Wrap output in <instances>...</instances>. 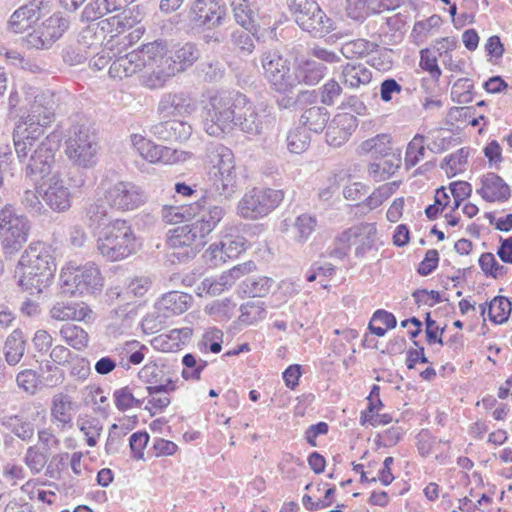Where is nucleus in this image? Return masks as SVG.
Masks as SVG:
<instances>
[{"label":"nucleus","instance_id":"nucleus-1","mask_svg":"<svg viewBox=\"0 0 512 512\" xmlns=\"http://www.w3.org/2000/svg\"><path fill=\"white\" fill-rule=\"evenodd\" d=\"M274 122L272 108L255 104L240 92H220L210 96L205 107L203 127L210 136H222L234 128L250 135H261Z\"/></svg>","mask_w":512,"mask_h":512},{"label":"nucleus","instance_id":"nucleus-2","mask_svg":"<svg viewBox=\"0 0 512 512\" xmlns=\"http://www.w3.org/2000/svg\"><path fill=\"white\" fill-rule=\"evenodd\" d=\"M41 136L14 130L13 142L18 160L25 163V176L33 181L50 177L55 167V155L60 148V134L50 133L44 139Z\"/></svg>","mask_w":512,"mask_h":512},{"label":"nucleus","instance_id":"nucleus-3","mask_svg":"<svg viewBox=\"0 0 512 512\" xmlns=\"http://www.w3.org/2000/svg\"><path fill=\"white\" fill-rule=\"evenodd\" d=\"M56 272V263L50 250L42 243L29 245L18 263V285L33 293L48 287Z\"/></svg>","mask_w":512,"mask_h":512},{"label":"nucleus","instance_id":"nucleus-4","mask_svg":"<svg viewBox=\"0 0 512 512\" xmlns=\"http://www.w3.org/2000/svg\"><path fill=\"white\" fill-rule=\"evenodd\" d=\"M70 123L65 149L67 157L82 168L95 166L99 145L89 120L82 114H75L70 117Z\"/></svg>","mask_w":512,"mask_h":512},{"label":"nucleus","instance_id":"nucleus-5","mask_svg":"<svg viewBox=\"0 0 512 512\" xmlns=\"http://www.w3.org/2000/svg\"><path fill=\"white\" fill-rule=\"evenodd\" d=\"M137 249L136 237L131 225L122 219L109 223L97 240V250L108 261H120Z\"/></svg>","mask_w":512,"mask_h":512},{"label":"nucleus","instance_id":"nucleus-6","mask_svg":"<svg viewBox=\"0 0 512 512\" xmlns=\"http://www.w3.org/2000/svg\"><path fill=\"white\" fill-rule=\"evenodd\" d=\"M31 231L28 217L19 213L13 204L0 209V245L5 257L16 255L27 243Z\"/></svg>","mask_w":512,"mask_h":512},{"label":"nucleus","instance_id":"nucleus-7","mask_svg":"<svg viewBox=\"0 0 512 512\" xmlns=\"http://www.w3.org/2000/svg\"><path fill=\"white\" fill-rule=\"evenodd\" d=\"M144 62L145 72L140 76V83L149 89H159L169 80V75L164 76L166 61H169L167 42L155 40L144 44L137 50Z\"/></svg>","mask_w":512,"mask_h":512},{"label":"nucleus","instance_id":"nucleus-8","mask_svg":"<svg viewBox=\"0 0 512 512\" xmlns=\"http://www.w3.org/2000/svg\"><path fill=\"white\" fill-rule=\"evenodd\" d=\"M297 25L313 37H323L333 29V21L316 0H286Z\"/></svg>","mask_w":512,"mask_h":512},{"label":"nucleus","instance_id":"nucleus-9","mask_svg":"<svg viewBox=\"0 0 512 512\" xmlns=\"http://www.w3.org/2000/svg\"><path fill=\"white\" fill-rule=\"evenodd\" d=\"M57 101L53 92L41 91L30 104L27 116L23 122L17 124L14 130H22L35 136H42L47 128L55 120Z\"/></svg>","mask_w":512,"mask_h":512},{"label":"nucleus","instance_id":"nucleus-10","mask_svg":"<svg viewBox=\"0 0 512 512\" xmlns=\"http://www.w3.org/2000/svg\"><path fill=\"white\" fill-rule=\"evenodd\" d=\"M283 197L281 190L253 188L239 201L238 215L250 220L265 217L280 204Z\"/></svg>","mask_w":512,"mask_h":512},{"label":"nucleus","instance_id":"nucleus-11","mask_svg":"<svg viewBox=\"0 0 512 512\" xmlns=\"http://www.w3.org/2000/svg\"><path fill=\"white\" fill-rule=\"evenodd\" d=\"M104 196L110 207L121 211H130L139 208L147 201L145 191L131 181H117L108 183L104 179L100 183Z\"/></svg>","mask_w":512,"mask_h":512},{"label":"nucleus","instance_id":"nucleus-12","mask_svg":"<svg viewBox=\"0 0 512 512\" xmlns=\"http://www.w3.org/2000/svg\"><path fill=\"white\" fill-rule=\"evenodd\" d=\"M63 289L71 295L94 294L101 290L103 278L94 263H86L80 267L69 266L61 274Z\"/></svg>","mask_w":512,"mask_h":512},{"label":"nucleus","instance_id":"nucleus-13","mask_svg":"<svg viewBox=\"0 0 512 512\" xmlns=\"http://www.w3.org/2000/svg\"><path fill=\"white\" fill-rule=\"evenodd\" d=\"M260 62L266 80L277 92H288L293 89V78L290 61L277 49H266L261 53Z\"/></svg>","mask_w":512,"mask_h":512},{"label":"nucleus","instance_id":"nucleus-14","mask_svg":"<svg viewBox=\"0 0 512 512\" xmlns=\"http://www.w3.org/2000/svg\"><path fill=\"white\" fill-rule=\"evenodd\" d=\"M227 7L221 0H193L188 19L193 28L214 30L226 23Z\"/></svg>","mask_w":512,"mask_h":512},{"label":"nucleus","instance_id":"nucleus-15","mask_svg":"<svg viewBox=\"0 0 512 512\" xmlns=\"http://www.w3.org/2000/svg\"><path fill=\"white\" fill-rule=\"evenodd\" d=\"M130 142L133 149L147 162L152 164H174L186 160L190 154L185 151L172 149L155 144L140 134H132Z\"/></svg>","mask_w":512,"mask_h":512},{"label":"nucleus","instance_id":"nucleus-16","mask_svg":"<svg viewBox=\"0 0 512 512\" xmlns=\"http://www.w3.org/2000/svg\"><path fill=\"white\" fill-rule=\"evenodd\" d=\"M70 21L61 14H54L42 22L25 38L27 45L36 49L49 48L68 29Z\"/></svg>","mask_w":512,"mask_h":512},{"label":"nucleus","instance_id":"nucleus-17","mask_svg":"<svg viewBox=\"0 0 512 512\" xmlns=\"http://www.w3.org/2000/svg\"><path fill=\"white\" fill-rule=\"evenodd\" d=\"M45 204L53 211L62 213L71 207V193L58 174L51 175L40 185Z\"/></svg>","mask_w":512,"mask_h":512},{"label":"nucleus","instance_id":"nucleus-18","mask_svg":"<svg viewBox=\"0 0 512 512\" xmlns=\"http://www.w3.org/2000/svg\"><path fill=\"white\" fill-rule=\"evenodd\" d=\"M237 182L236 169L208 170L205 199L220 197L229 199L235 192Z\"/></svg>","mask_w":512,"mask_h":512},{"label":"nucleus","instance_id":"nucleus-19","mask_svg":"<svg viewBox=\"0 0 512 512\" xmlns=\"http://www.w3.org/2000/svg\"><path fill=\"white\" fill-rule=\"evenodd\" d=\"M204 238L197 229V225L195 226L192 222L173 229L167 243L172 249L186 248L184 255L193 256L205 245Z\"/></svg>","mask_w":512,"mask_h":512},{"label":"nucleus","instance_id":"nucleus-20","mask_svg":"<svg viewBox=\"0 0 512 512\" xmlns=\"http://www.w3.org/2000/svg\"><path fill=\"white\" fill-rule=\"evenodd\" d=\"M149 132L158 140L167 142H184L192 134L190 124L180 120H167L150 126Z\"/></svg>","mask_w":512,"mask_h":512},{"label":"nucleus","instance_id":"nucleus-21","mask_svg":"<svg viewBox=\"0 0 512 512\" xmlns=\"http://www.w3.org/2000/svg\"><path fill=\"white\" fill-rule=\"evenodd\" d=\"M195 110V104L189 94L184 92L163 94L157 111L163 117L184 116Z\"/></svg>","mask_w":512,"mask_h":512},{"label":"nucleus","instance_id":"nucleus-22","mask_svg":"<svg viewBox=\"0 0 512 512\" xmlns=\"http://www.w3.org/2000/svg\"><path fill=\"white\" fill-rule=\"evenodd\" d=\"M200 57V51L196 44L187 42L178 47L166 61L164 75H169V79L177 73L185 71L191 67Z\"/></svg>","mask_w":512,"mask_h":512},{"label":"nucleus","instance_id":"nucleus-23","mask_svg":"<svg viewBox=\"0 0 512 512\" xmlns=\"http://www.w3.org/2000/svg\"><path fill=\"white\" fill-rule=\"evenodd\" d=\"M481 188L477 193L488 202H504L510 198V187L497 174L489 172L481 178Z\"/></svg>","mask_w":512,"mask_h":512},{"label":"nucleus","instance_id":"nucleus-24","mask_svg":"<svg viewBox=\"0 0 512 512\" xmlns=\"http://www.w3.org/2000/svg\"><path fill=\"white\" fill-rule=\"evenodd\" d=\"M92 310L85 303L56 302L50 309V316L57 321H90Z\"/></svg>","mask_w":512,"mask_h":512},{"label":"nucleus","instance_id":"nucleus-25","mask_svg":"<svg viewBox=\"0 0 512 512\" xmlns=\"http://www.w3.org/2000/svg\"><path fill=\"white\" fill-rule=\"evenodd\" d=\"M211 198H206L205 196L199 203L201 207V212L199 217L193 222L197 229L202 233L204 237H206L209 233H211L218 223L223 219L226 211L221 205L208 203V200Z\"/></svg>","mask_w":512,"mask_h":512},{"label":"nucleus","instance_id":"nucleus-26","mask_svg":"<svg viewBox=\"0 0 512 512\" xmlns=\"http://www.w3.org/2000/svg\"><path fill=\"white\" fill-rule=\"evenodd\" d=\"M41 17V9L38 3L30 2L17 9L10 18V26L15 33L30 32L34 29L33 25Z\"/></svg>","mask_w":512,"mask_h":512},{"label":"nucleus","instance_id":"nucleus-27","mask_svg":"<svg viewBox=\"0 0 512 512\" xmlns=\"http://www.w3.org/2000/svg\"><path fill=\"white\" fill-rule=\"evenodd\" d=\"M205 162L208 170L234 169V155L230 148L217 142H210L205 148Z\"/></svg>","mask_w":512,"mask_h":512},{"label":"nucleus","instance_id":"nucleus-28","mask_svg":"<svg viewBox=\"0 0 512 512\" xmlns=\"http://www.w3.org/2000/svg\"><path fill=\"white\" fill-rule=\"evenodd\" d=\"M245 243V239L240 236L225 237L219 245H210L206 253L217 264L218 260L224 262L226 258L232 259L239 256L246 249Z\"/></svg>","mask_w":512,"mask_h":512},{"label":"nucleus","instance_id":"nucleus-29","mask_svg":"<svg viewBox=\"0 0 512 512\" xmlns=\"http://www.w3.org/2000/svg\"><path fill=\"white\" fill-rule=\"evenodd\" d=\"M144 62H141L137 50L117 57L109 67V75L114 79L130 77L143 70Z\"/></svg>","mask_w":512,"mask_h":512},{"label":"nucleus","instance_id":"nucleus-30","mask_svg":"<svg viewBox=\"0 0 512 512\" xmlns=\"http://www.w3.org/2000/svg\"><path fill=\"white\" fill-rule=\"evenodd\" d=\"M326 66L314 60L301 62L292 72L293 88L298 84L316 85L324 77Z\"/></svg>","mask_w":512,"mask_h":512},{"label":"nucleus","instance_id":"nucleus-31","mask_svg":"<svg viewBox=\"0 0 512 512\" xmlns=\"http://www.w3.org/2000/svg\"><path fill=\"white\" fill-rule=\"evenodd\" d=\"M192 301L193 297L187 293L170 291L161 297L156 306L168 317H172L187 311Z\"/></svg>","mask_w":512,"mask_h":512},{"label":"nucleus","instance_id":"nucleus-32","mask_svg":"<svg viewBox=\"0 0 512 512\" xmlns=\"http://www.w3.org/2000/svg\"><path fill=\"white\" fill-rule=\"evenodd\" d=\"M76 404L67 394H56L52 399L51 417L58 427L64 428L72 423Z\"/></svg>","mask_w":512,"mask_h":512},{"label":"nucleus","instance_id":"nucleus-33","mask_svg":"<svg viewBox=\"0 0 512 512\" xmlns=\"http://www.w3.org/2000/svg\"><path fill=\"white\" fill-rule=\"evenodd\" d=\"M125 3V0H91L84 7L81 18L85 21L97 20L106 14L122 10Z\"/></svg>","mask_w":512,"mask_h":512},{"label":"nucleus","instance_id":"nucleus-34","mask_svg":"<svg viewBox=\"0 0 512 512\" xmlns=\"http://www.w3.org/2000/svg\"><path fill=\"white\" fill-rule=\"evenodd\" d=\"M353 120L351 115H340L333 120L326 131V142L333 147H340L348 141L351 135V125L345 126Z\"/></svg>","mask_w":512,"mask_h":512},{"label":"nucleus","instance_id":"nucleus-35","mask_svg":"<svg viewBox=\"0 0 512 512\" xmlns=\"http://www.w3.org/2000/svg\"><path fill=\"white\" fill-rule=\"evenodd\" d=\"M26 339L20 329H15L4 343V355L8 365H17L25 353Z\"/></svg>","mask_w":512,"mask_h":512},{"label":"nucleus","instance_id":"nucleus-36","mask_svg":"<svg viewBox=\"0 0 512 512\" xmlns=\"http://www.w3.org/2000/svg\"><path fill=\"white\" fill-rule=\"evenodd\" d=\"M329 112L323 106H311L305 109L300 116V123L310 131L320 133L327 126Z\"/></svg>","mask_w":512,"mask_h":512},{"label":"nucleus","instance_id":"nucleus-37","mask_svg":"<svg viewBox=\"0 0 512 512\" xmlns=\"http://www.w3.org/2000/svg\"><path fill=\"white\" fill-rule=\"evenodd\" d=\"M131 14V11L124 10L120 14L102 20L99 22L101 30L110 33L112 38L126 30H131L136 25V19Z\"/></svg>","mask_w":512,"mask_h":512},{"label":"nucleus","instance_id":"nucleus-38","mask_svg":"<svg viewBox=\"0 0 512 512\" xmlns=\"http://www.w3.org/2000/svg\"><path fill=\"white\" fill-rule=\"evenodd\" d=\"M342 79L347 87L357 88L369 84L372 73L364 64H347L343 67Z\"/></svg>","mask_w":512,"mask_h":512},{"label":"nucleus","instance_id":"nucleus-39","mask_svg":"<svg viewBox=\"0 0 512 512\" xmlns=\"http://www.w3.org/2000/svg\"><path fill=\"white\" fill-rule=\"evenodd\" d=\"M175 389V383L171 378H167L164 382L157 385L147 386L146 390L149 396H151L148 403L157 410H163L171 402L168 396L169 392H172Z\"/></svg>","mask_w":512,"mask_h":512},{"label":"nucleus","instance_id":"nucleus-40","mask_svg":"<svg viewBox=\"0 0 512 512\" xmlns=\"http://www.w3.org/2000/svg\"><path fill=\"white\" fill-rule=\"evenodd\" d=\"M252 1L231 3L233 18L235 22L244 30L255 34L257 32V24L255 20V12L251 9Z\"/></svg>","mask_w":512,"mask_h":512},{"label":"nucleus","instance_id":"nucleus-41","mask_svg":"<svg viewBox=\"0 0 512 512\" xmlns=\"http://www.w3.org/2000/svg\"><path fill=\"white\" fill-rule=\"evenodd\" d=\"M357 236L353 244L356 245V255H364L376 243L377 229L374 223H362L356 226Z\"/></svg>","mask_w":512,"mask_h":512},{"label":"nucleus","instance_id":"nucleus-42","mask_svg":"<svg viewBox=\"0 0 512 512\" xmlns=\"http://www.w3.org/2000/svg\"><path fill=\"white\" fill-rule=\"evenodd\" d=\"M273 283V279L269 277L251 276L242 282L241 289L249 297H264L269 293Z\"/></svg>","mask_w":512,"mask_h":512},{"label":"nucleus","instance_id":"nucleus-43","mask_svg":"<svg viewBox=\"0 0 512 512\" xmlns=\"http://www.w3.org/2000/svg\"><path fill=\"white\" fill-rule=\"evenodd\" d=\"M1 423L23 441L30 440L34 435V425L18 415L5 416Z\"/></svg>","mask_w":512,"mask_h":512},{"label":"nucleus","instance_id":"nucleus-44","mask_svg":"<svg viewBox=\"0 0 512 512\" xmlns=\"http://www.w3.org/2000/svg\"><path fill=\"white\" fill-rule=\"evenodd\" d=\"M512 312V302L504 296L494 297L488 305V317L495 324L505 323Z\"/></svg>","mask_w":512,"mask_h":512},{"label":"nucleus","instance_id":"nucleus-45","mask_svg":"<svg viewBox=\"0 0 512 512\" xmlns=\"http://www.w3.org/2000/svg\"><path fill=\"white\" fill-rule=\"evenodd\" d=\"M134 314L127 312L126 308H119L111 312L107 329L110 334L120 335L130 330L134 323Z\"/></svg>","mask_w":512,"mask_h":512},{"label":"nucleus","instance_id":"nucleus-46","mask_svg":"<svg viewBox=\"0 0 512 512\" xmlns=\"http://www.w3.org/2000/svg\"><path fill=\"white\" fill-rule=\"evenodd\" d=\"M60 335L69 346L76 350H82L88 345V333L79 326L66 324L60 329Z\"/></svg>","mask_w":512,"mask_h":512},{"label":"nucleus","instance_id":"nucleus-47","mask_svg":"<svg viewBox=\"0 0 512 512\" xmlns=\"http://www.w3.org/2000/svg\"><path fill=\"white\" fill-rule=\"evenodd\" d=\"M391 138L388 134H379L367 139L360 145L363 153L371 154L374 157L385 156L391 150Z\"/></svg>","mask_w":512,"mask_h":512},{"label":"nucleus","instance_id":"nucleus-48","mask_svg":"<svg viewBox=\"0 0 512 512\" xmlns=\"http://www.w3.org/2000/svg\"><path fill=\"white\" fill-rule=\"evenodd\" d=\"M317 220L315 217L302 214L293 223V239L298 243H304L315 230Z\"/></svg>","mask_w":512,"mask_h":512},{"label":"nucleus","instance_id":"nucleus-49","mask_svg":"<svg viewBox=\"0 0 512 512\" xmlns=\"http://www.w3.org/2000/svg\"><path fill=\"white\" fill-rule=\"evenodd\" d=\"M376 43L367 41L365 39H356L346 42L341 47V53L344 57L351 59L362 57L377 49Z\"/></svg>","mask_w":512,"mask_h":512},{"label":"nucleus","instance_id":"nucleus-50","mask_svg":"<svg viewBox=\"0 0 512 512\" xmlns=\"http://www.w3.org/2000/svg\"><path fill=\"white\" fill-rule=\"evenodd\" d=\"M425 136L416 134L409 142L405 152V164L407 167L416 166L425 155Z\"/></svg>","mask_w":512,"mask_h":512},{"label":"nucleus","instance_id":"nucleus-51","mask_svg":"<svg viewBox=\"0 0 512 512\" xmlns=\"http://www.w3.org/2000/svg\"><path fill=\"white\" fill-rule=\"evenodd\" d=\"M144 350H146V347L144 345H141L138 341H128L125 343L124 347L122 348L123 355L128 357L127 361L122 360L119 362V365H121L126 370L130 369V365H138L142 363L144 360Z\"/></svg>","mask_w":512,"mask_h":512},{"label":"nucleus","instance_id":"nucleus-52","mask_svg":"<svg viewBox=\"0 0 512 512\" xmlns=\"http://www.w3.org/2000/svg\"><path fill=\"white\" fill-rule=\"evenodd\" d=\"M169 317L157 309L155 305V310L149 314H147L141 323L142 329L146 334H155L166 327L167 319Z\"/></svg>","mask_w":512,"mask_h":512},{"label":"nucleus","instance_id":"nucleus-53","mask_svg":"<svg viewBox=\"0 0 512 512\" xmlns=\"http://www.w3.org/2000/svg\"><path fill=\"white\" fill-rule=\"evenodd\" d=\"M40 186L35 190L27 189L21 196V204L26 211L32 215H42L46 212V209L40 199Z\"/></svg>","mask_w":512,"mask_h":512},{"label":"nucleus","instance_id":"nucleus-54","mask_svg":"<svg viewBox=\"0 0 512 512\" xmlns=\"http://www.w3.org/2000/svg\"><path fill=\"white\" fill-rule=\"evenodd\" d=\"M85 216L90 226H100L107 220L108 210L102 199H97L89 203L85 208Z\"/></svg>","mask_w":512,"mask_h":512},{"label":"nucleus","instance_id":"nucleus-55","mask_svg":"<svg viewBox=\"0 0 512 512\" xmlns=\"http://www.w3.org/2000/svg\"><path fill=\"white\" fill-rule=\"evenodd\" d=\"M396 188L397 184L395 182L383 184L365 198L364 204L369 210H374L387 200L395 192Z\"/></svg>","mask_w":512,"mask_h":512},{"label":"nucleus","instance_id":"nucleus-56","mask_svg":"<svg viewBox=\"0 0 512 512\" xmlns=\"http://www.w3.org/2000/svg\"><path fill=\"white\" fill-rule=\"evenodd\" d=\"M310 137L305 130L295 129L287 135V148L291 153L301 154L308 149Z\"/></svg>","mask_w":512,"mask_h":512},{"label":"nucleus","instance_id":"nucleus-57","mask_svg":"<svg viewBox=\"0 0 512 512\" xmlns=\"http://www.w3.org/2000/svg\"><path fill=\"white\" fill-rule=\"evenodd\" d=\"M49 454L45 451L40 450L36 446H31L27 449L25 455V464L30 468L33 474H37L43 470L47 461Z\"/></svg>","mask_w":512,"mask_h":512},{"label":"nucleus","instance_id":"nucleus-58","mask_svg":"<svg viewBox=\"0 0 512 512\" xmlns=\"http://www.w3.org/2000/svg\"><path fill=\"white\" fill-rule=\"evenodd\" d=\"M79 429L86 437L87 445L94 447L98 443L103 427L98 419L91 418L81 421Z\"/></svg>","mask_w":512,"mask_h":512},{"label":"nucleus","instance_id":"nucleus-59","mask_svg":"<svg viewBox=\"0 0 512 512\" xmlns=\"http://www.w3.org/2000/svg\"><path fill=\"white\" fill-rule=\"evenodd\" d=\"M115 405L120 411H126L134 407H140L144 399L136 398L129 387H123L114 392Z\"/></svg>","mask_w":512,"mask_h":512},{"label":"nucleus","instance_id":"nucleus-60","mask_svg":"<svg viewBox=\"0 0 512 512\" xmlns=\"http://www.w3.org/2000/svg\"><path fill=\"white\" fill-rule=\"evenodd\" d=\"M182 363L185 366V369L182 371V377L186 380H199L201 372L207 366L206 361L200 360L198 362L195 356L190 353L184 355Z\"/></svg>","mask_w":512,"mask_h":512},{"label":"nucleus","instance_id":"nucleus-61","mask_svg":"<svg viewBox=\"0 0 512 512\" xmlns=\"http://www.w3.org/2000/svg\"><path fill=\"white\" fill-rule=\"evenodd\" d=\"M479 265L486 276L498 278L507 272V268L500 265L492 253H483L479 258Z\"/></svg>","mask_w":512,"mask_h":512},{"label":"nucleus","instance_id":"nucleus-62","mask_svg":"<svg viewBox=\"0 0 512 512\" xmlns=\"http://www.w3.org/2000/svg\"><path fill=\"white\" fill-rule=\"evenodd\" d=\"M127 432L124 431L123 428L119 427L116 424H113L109 430L108 438L105 444V451L108 455L119 453L123 442L124 437Z\"/></svg>","mask_w":512,"mask_h":512},{"label":"nucleus","instance_id":"nucleus-63","mask_svg":"<svg viewBox=\"0 0 512 512\" xmlns=\"http://www.w3.org/2000/svg\"><path fill=\"white\" fill-rule=\"evenodd\" d=\"M251 33L246 30H235L231 34L233 46L243 54H251L255 49Z\"/></svg>","mask_w":512,"mask_h":512},{"label":"nucleus","instance_id":"nucleus-64","mask_svg":"<svg viewBox=\"0 0 512 512\" xmlns=\"http://www.w3.org/2000/svg\"><path fill=\"white\" fill-rule=\"evenodd\" d=\"M200 70L206 82L219 81L225 74V68L219 60L201 63Z\"/></svg>","mask_w":512,"mask_h":512}]
</instances>
